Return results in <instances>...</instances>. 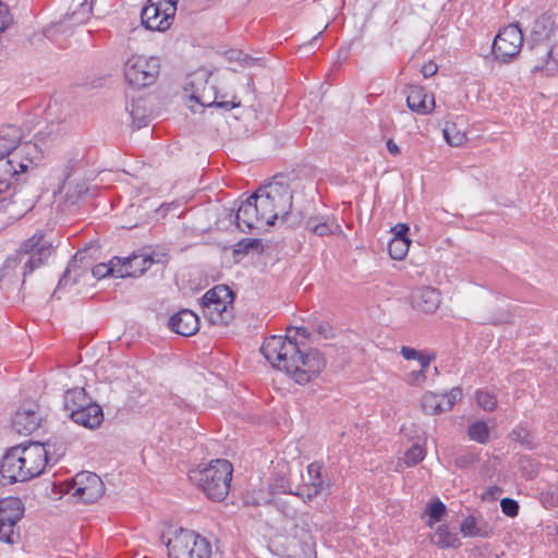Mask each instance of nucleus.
I'll return each mask as SVG.
<instances>
[{
	"label": "nucleus",
	"mask_w": 558,
	"mask_h": 558,
	"mask_svg": "<svg viewBox=\"0 0 558 558\" xmlns=\"http://www.w3.org/2000/svg\"><path fill=\"white\" fill-rule=\"evenodd\" d=\"M556 502H558V496L556 497Z\"/></svg>",
	"instance_id": "nucleus-51"
},
{
	"label": "nucleus",
	"mask_w": 558,
	"mask_h": 558,
	"mask_svg": "<svg viewBox=\"0 0 558 558\" xmlns=\"http://www.w3.org/2000/svg\"><path fill=\"white\" fill-rule=\"evenodd\" d=\"M153 263V258L148 255H133L132 257L125 258V260L121 263V266L132 271L129 276H136L137 272L143 274Z\"/></svg>",
	"instance_id": "nucleus-30"
},
{
	"label": "nucleus",
	"mask_w": 558,
	"mask_h": 558,
	"mask_svg": "<svg viewBox=\"0 0 558 558\" xmlns=\"http://www.w3.org/2000/svg\"><path fill=\"white\" fill-rule=\"evenodd\" d=\"M305 228L318 236H327L341 232L340 223L331 215L311 216L305 221Z\"/></svg>",
	"instance_id": "nucleus-21"
},
{
	"label": "nucleus",
	"mask_w": 558,
	"mask_h": 558,
	"mask_svg": "<svg viewBox=\"0 0 558 558\" xmlns=\"http://www.w3.org/2000/svg\"><path fill=\"white\" fill-rule=\"evenodd\" d=\"M160 72V61L155 57L134 54L124 64L126 82L135 87L143 88L153 85Z\"/></svg>",
	"instance_id": "nucleus-11"
},
{
	"label": "nucleus",
	"mask_w": 558,
	"mask_h": 558,
	"mask_svg": "<svg viewBox=\"0 0 558 558\" xmlns=\"http://www.w3.org/2000/svg\"><path fill=\"white\" fill-rule=\"evenodd\" d=\"M316 332L323 336L325 339L331 338L333 336V330L328 323H319L316 326Z\"/></svg>",
	"instance_id": "nucleus-46"
},
{
	"label": "nucleus",
	"mask_w": 558,
	"mask_h": 558,
	"mask_svg": "<svg viewBox=\"0 0 558 558\" xmlns=\"http://www.w3.org/2000/svg\"><path fill=\"white\" fill-rule=\"evenodd\" d=\"M514 434L518 436V439H520V441L524 445H526L529 448H531V442L530 440L527 439L529 438V434L527 433H524V436L521 437V433L520 432H514Z\"/></svg>",
	"instance_id": "nucleus-49"
},
{
	"label": "nucleus",
	"mask_w": 558,
	"mask_h": 558,
	"mask_svg": "<svg viewBox=\"0 0 558 558\" xmlns=\"http://www.w3.org/2000/svg\"><path fill=\"white\" fill-rule=\"evenodd\" d=\"M232 471V464L228 460L217 459L192 470L189 477L209 499L221 501L229 494Z\"/></svg>",
	"instance_id": "nucleus-6"
},
{
	"label": "nucleus",
	"mask_w": 558,
	"mask_h": 558,
	"mask_svg": "<svg viewBox=\"0 0 558 558\" xmlns=\"http://www.w3.org/2000/svg\"><path fill=\"white\" fill-rule=\"evenodd\" d=\"M68 125L63 122H50L37 134V141L43 144H53L68 134Z\"/></svg>",
	"instance_id": "nucleus-27"
},
{
	"label": "nucleus",
	"mask_w": 558,
	"mask_h": 558,
	"mask_svg": "<svg viewBox=\"0 0 558 558\" xmlns=\"http://www.w3.org/2000/svg\"><path fill=\"white\" fill-rule=\"evenodd\" d=\"M407 105L410 110L418 114H429L435 109V98L424 87L411 86L407 96Z\"/></svg>",
	"instance_id": "nucleus-19"
},
{
	"label": "nucleus",
	"mask_w": 558,
	"mask_h": 558,
	"mask_svg": "<svg viewBox=\"0 0 558 558\" xmlns=\"http://www.w3.org/2000/svg\"><path fill=\"white\" fill-rule=\"evenodd\" d=\"M308 337L305 327L289 328L288 333ZM262 354L272 367L284 372L296 384L305 385L316 378L326 366V361L317 350L304 352L300 344L288 336H270L260 348Z\"/></svg>",
	"instance_id": "nucleus-1"
},
{
	"label": "nucleus",
	"mask_w": 558,
	"mask_h": 558,
	"mask_svg": "<svg viewBox=\"0 0 558 558\" xmlns=\"http://www.w3.org/2000/svg\"><path fill=\"white\" fill-rule=\"evenodd\" d=\"M412 303L418 311L434 313L440 304V295L434 288H418L412 294Z\"/></svg>",
	"instance_id": "nucleus-22"
},
{
	"label": "nucleus",
	"mask_w": 558,
	"mask_h": 558,
	"mask_svg": "<svg viewBox=\"0 0 558 558\" xmlns=\"http://www.w3.org/2000/svg\"><path fill=\"white\" fill-rule=\"evenodd\" d=\"M12 23V16L10 14L7 4L0 1V33L4 32Z\"/></svg>",
	"instance_id": "nucleus-43"
},
{
	"label": "nucleus",
	"mask_w": 558,
	"mask_h": 558,
	"mask_svg": "<svg viewBox=\"0 0 558 558\" xmlns=\"http://www.w3.org/2000/svg\"><path fill=\"white\" fill-rule=\"evenodd\" d=\"M557 37L556 24L548 14H542L533 22L527 45L534 51L538 63L534 65L533 71L547 69L551 59Z\"/></svg>",
	"instance_id": "nucleus-7"
},
{
	"label": "nucleus",
	"mask_w": 558,
	"mask_h": 558,
	"mask_svg": "<svg viewBox=\"0 0 558 558\" xmlns=\"http://www.w3.org/2000/svg\"><path fill=\"white\" fill-rule=\"evenodd\" d=\"M21 533L17 524L0 522V542L14 545L20 542Z\"/></svg>",
	"instance_id": "nucleus-36"
},
{
	"label": "nucleus",
	"mask_w": 558,
	"mask_h": 558,
	"mask_svg": "<svg viewBox=\"0 0 558 558\" xmlns=\"http://www.w3.org/2000/svg\"><path fill=\"white\" fill-rule=\"evenodd\" d=\"M20 132L15 126H7L0 131V194L8 191L12 180L20 172H26L33 165V157L25 159L21 155L37 153V145L24 143L19 146Z\"/></svg>",
	"instance_id": "nucleus-4"
},
{
	"label": "nucleus",
	"mask_w": 558,
	"mask_h": 558,
	"mask_svg": "<svg viewBox=\"0 0 558 558\" xmlns=\"http://www.w3.org/2000/svg\"><path fill=\"white\" fill-rule=\"evenodd\" d=\"M125 110L134 128L141 129L148 124V109L143 99H132L126 104Z\"/></svg>",
	"instance_id": "nucleus-25"
},
{
	"label": "nucleus",
	"mask_w": 558,
	"mask_h": 558,
	"mask_svg": "<svg viewBox=\"0 0 558 558\" xmlns=\"http://www.w3.org/2000/svg\"><path fill=\"white\" fill-rule=\"evenodd\" d=\"M199 87V92H203V85H197Z\"/></svg>",
	"instance_id": "nucleus-50"
},
{
	"label": "nucleus",
	"mask_w": 558,
	"mask_h": 558,
	"mask_svg": "<svg viewBox=\"0 0 558 558\" xmlns=\"http://www.w3.org/2000/svg\"><path fill=\"white\" fill-rule=\"evenodd\" d=\"M442 133L446 142L454 147L462 146L468 138L465 131L458 128L454 122H446Z\"/></svg>",
	"instance_id": "nucleus-32"
},
{
	"label": "nucleus",
	"mask_w": 558,
	"mask_h": 558,
	"mask_svg": "<svg viewBox=\"0 0 558 558\" xmlns=\"http://www.w3.org/2000/svg\"><path fill=\"white\" fill-rule=\"evenodd\" d=\"M428 368H422L420 366L418 371H412L408 373L404 377V381L412 387H421L426 381V373Z\"/></svg>",
	"instance_id": "nucleus-41"
},
{
	"label": "nucleus",
	"mask_w": 558,
	"mask_h": 558,
	"mask_svg": "<svg viewBox=\"0 0 558 558\" xmlns=\"http://www.w3.org/2000/svg\"><path fill=\"white\" fill-rule=\"evenodd\" d=\"M502 512L509 517H515L519 511V505L517 501L510 498H502L500 501Z\"/></svg>",
	"instance_id": "nucleus-42"
},
{
	"label": "nucleus",
	"mask_w": 558,
	"mask_h": 558,
	"mask_svg": "<svg viewBox=\"0 0 558 558\" xmlns=\"http://www.w3.org/2000/svg\"><path fill=\"white\" fill-rule=\"evenodd\" d=\"M70 493L83 502L93 504L102 497L105 484L97 474L83 471L72 478Z\"/></svg>",
	"instance_id": "nucleus-15"
},
{
	"label": "nucleus",
	"mask_w": 558,
	"mask_h": 558,
	"mask_svg": "<svg viewBox=\"0 0 558 558\" xmlns=\"http://www.w3.org/2000/svg\"><path fill=\"white\" fill-rule=\"evenodd\" d=\"M24 515V505L17 497H8L0 500V522L17 524Z\"/></svg>",
	"instance_id": "nucleus-24"
},
{
	"label": "nucleus",
	"mask_w": 558,
	"mask_h": 558,
	"mask_svg": "<svg viewBox=\"0 0 558 558\" xmlns=\"http://www.w3.org/2000/svg\"><path fill=\"white\" fill-rule=\"evenodd\" d=\"M432 542L441 548H456L460 546V539L457 534L450 532L446 525L437 527L432 536Z\"/></svg>",
	"instance_id": "nucleus-28"
},
{
	"label": "nucleus",
	"mask_w": 558,
	"mask_h": 558,
	"mask_svg": "<svg viewBox=\"0 0 558 558\" xmlns=\"http://www.w3.org/2000/svg\"><path fill=\"white\" fill-rule=\"evenodd\" d=\"M43 421V413L37 403H23L11 418L12 428L21 435H31L37 430Z\"/></svg>",
	"instance_id": "nucleus-16"
},
{
	"label": "nucleus",
	"mask_w": 558,
	"mask_h": 558,
	"mask_svg": "<svg viewBox=\"0 0 558 558\" xmlns=\"http://www.w3.org/2000/svg\"><path fill=\"white\" fill-rule=\"evenodd\" d=\"M94 2L95 0H84L80 2L68 15V20L74 25L85 23L93 14Z\"/></svg>",
	"instance_id": "nucleus-29"
},
{
	"label": "nucleus",
	"mask_w": 558,
	"mask_h": 558,
	"mask_svg": "<svg viewBox=\"0 0 558 558\" xmlns=\"http://www.w3.org/2000/svg\"><path fill=\"white\" fill-rule=\"evenodd\" d=\"M387 149L388 151L393 155V156H397L400 154V148L399 146L392 141V140H388L387 141Z\"/></svg>",
	"instance_id": "nucleus-47"
},
{
	"label": "nucleus",
	"mask_w": 558,
	"mask_h": 558,
	"mask_svg": "<svg viewBox=\"0 0 558 558\" xmlns=\"http://www.w3.org/2000/svg\"><path fill=\"white\" fill-rule=\"evenodd\" d=\"M84 270L78 266V255L76 254L72 262L66 267L63 276L59 280L58 289L72 286L77 282L78 277L83 275Z\"/></svg>",
	"instance_id": "nucleus-33"
},
{
	"label": "nucleus",
	"mask_w": 558,
	"mask_h": 558,
	"mask_svg": "<svg viewBox=\"0 0 558 558\" xmlns=\"http://www.w3.org/2000/svg\"><path fill=\"white\" fill-rule=\"evenodd\" d=\"M292 191L281 181H272L260 186L254 194L241 202L235 214L236 227L243 232H260L282 220L292 208Z\"/></svg>",
	"instance_id": "nucleus-2"
},
{
	"label": "nucleus",
	"mask_w": 558,
	"mask_h": 558,
	"mask_svg": "<svg viewBox=\"0 0 558 558\" xmlns=\"http://www.w3.org/2000/svg\"><path fill=\"white\" fill-rule=\"evenodd\" d=\"M468 434L472 440L485 444L489 438V428L484 422H475L469 427Z\"/></svg>",
	"instance_id": "nucleus-37"
},
{
	"label": "nucleus",
	"mask_w": 558,
	"mask_h": 558,
	"mask_svg": "<svg viewBox=\"0 0 558 558\" xmlns=\"http://www.w3.org/2000/svg\"><path fill=\"white\" fill-rule=\"evenodd\" d=\"M169 326L175 333L190 337L197 332L199 318L194 312L182 310L170 317Z\"/></svg>",
	"instance_id": "nucleus-20"
},
{
	"label": "nucleus",
	"mask_w": 558,
	"mask_h": 558,
	"mask_svg": "<svg viewBox=\"0 0 558 558\" xmlns=\"http://www.w3.org/2000/svg\"><path fill=\"white\" fill-rule=\"evenodd\" d=\"M1 207L14 219L23 217L32 207L33 201L25 199L22 191H14L10 197H3Z\"/></svg>",
	"instance_id": "nucleus-23"
},
{
	"label": "nucleus",
	"mask_w": 558,
	"mask_h": 558,
	"mask_svg": "<svg viewBox=\"0 0 558 558\" xmlns=\"http://www.w3.org/2000/svg\"><path fill=\"white\" fill-rule=\"evenodd\" d=\"M426 513L428 515V522L427 525L429 527L433 526L435 522H439L442 518V515L446 513V506L442 501L439 499L433 500L429 502Z\"/></svg>",
	"instance_id": "nucleus-38"
},
{
	"label": "nucleus",
	"mask_w": 558,
	"mask_h": 558,
	"mask_svg": "<svg viewBox=\"0 0 558 558\" xmlns=\"http://www.w3.org/2000/svg\"><path fill=\"white\" fill-rule=\"evenodd\" d=\"M48 461V450L44 444L13 447L1 460L0 475L8 483L24 482L40 475Z\"/></svg>",
	"instance_id": "nucleus-3"
},
{
	"label": "nucleus",
	"mask_w": 558,
	"mask_h": 558,
	"mask_svg": "<svg viewBox=\"0 0 558 558\" xmlns=\"http://www.w3.org/2000/svg\"><path fill=\"white\" fill-rule=\"evenodd\" d=\"M179 0H148L142 9L141 19L143 25L151 31H165L170 27L177 12Z\"/></svg>",
	"instance_id": "nucleus-13"
},
{
	"label": "nucleus",
	"mask_w": 558,
	"mask_h": 558,
	"mask_svg": "<svg viewBox=\"0 0 558 558\" xmlns=\"http://www.w3.org/2000/svg\"><path fill=\"white\" fill-rule=\"evenodd\" d=\"M400 353L408 361H410V360L417 361L420 363V366H422V368H428L432 361H434L436 357L435 354H425L414 348L407 347V345L401 347Z\"/></svg>",
	"instance_id": "nucleus-34"
},
{
	"label": "nucleus",
	"mask_w": 558,
	"mask_h": 558,
	"mask_svg": "<svg viewBox=\"0 0 558 558\" xmlns=\"http://www.w3.org/2000/svg\"><path fill=\"white\" fill-rule=\"evenodd\" d=\"M522 45V31L518 24H509L496 35L492 47L493 54L497 60L508 63L520 53Z\"/></svg>",
	"instance_id": "nucleus-14"
},
{
	"label": "nucleus",
	"mask_w": 558,
	"mask_h": 558,
	"mask_svg": "<svg viewBox=\"0 0 558 558\" xmlns=\"http://www.w3.org/2000/svg\"><path fill=\"white\" fill-rule=\"evenodd\" d=\"M460 531L465 537H488L492 531L485 525H477L474 517H466L460 525Z\"/></svg>",
	"instance_id": "nucleus-31"
},
{
	"label": "nucleus",
	"mask_w": 558,
	"mask_h": 558,
	"mask_svg": "<svg viewBox=\"0 0 558 558\" xmlns=\"http://www.w3.org/2000/svg\"><path fill=\"white\" fill-rule=\"evenodd\" d=\"M209 76L210 75L206 72H198L191 77L187 86L184 88L185 93H189L191 89L189 98L199 104L202 107L216 106L225 110H231L238 107L239 104L234 101V98L232 100L218 99L214 86L207 84Z\"/></svg>",
	"instance_id": "nucleus-12"
},
{
	"label": "nucleus",
	"mask_w": 558,
	"mask_h": 558,
	"mask_svg": "<svg viewBox=\"0 0 558 558\" xmlns=\"http://www.w3.org/2000/svg\"><path fill=\"white\" fill-rule=\"evenodd\" d=\"M393 239H409V226L405 223H398L392 228Z\"/></svg>",
	"instance_id": "nucleus-44"
},
{
	"label": "nucleus",
	"mask_w": 558,
	"mask_h": 558,
	"mask_svg": "<svg viewBox=\"0 0 558 558\" xmlns=\"http://www.w3.org/2000/svg\"><path fill=\"white\" fill-rule=\"evenodd\" d=\"M53 247L44 241L41 234H34L31 239L21 244L20 248L10 255L0 269V280L5 277L25 278L36 268L40 267L51 255Z\"/></svg>",
	"instance_id": "nucleus-5"
},
{
	"label": "nucleus",
	"mask_w": 558,
	"mask_h": 558,
	"mask_svg": "<svg viewBox=\"0 0 558 558\" xmlns=\"http://www.w3.org/2000/svg\"><path fill=\"white\" fill-rule=\"evenodd\" d=\"M233 292L223 284L208 290L202 298L204 315L214 325L227 324L232 317Z\"/></svg>",
	"instance_id": "nucleus-10"
},
{
	"label": "nucleus",
	"mask_w": 558,
	"mask_h": 558,
	"mask_svg": "<svg viewBox=\"0 0 558 558\" xmlns=\"http://www.w3.org/2000/svg\"><path fill=\"white\" fill-rule=\"evenodd\" d=\"M323 466L318 462H313L307 466L308 480L299 488L295 495L304 500H312L317 496L327 493L329 488L328 481L323 476Z\"/></svg>",
	"instance_id": "nucleus-18"
},
{
	"label": "nucleus",
	"mask_w": 558,
	"mask_h": 558,
	"mask_svg": "<svg viewBox=\"0 0 558 558\" xmlns=\"http://www.w3.org/2000/svg\"><path fill=\"white\" fill-rule=\"evenodd\" d=\"M92 274L95 278L101 279L107 277L108 275H112L114 277H129L132 274L131 270L124 269V266H121V260L119 257H114L110 260L109 264L100 263L95 265L92 268Z\"/></svg>",
	"instance_id": "nucleus-26"
},
{
	"label": "nucleus",
	"mask_w": 558,
	"mask_h": 558,
	"mask_svg": "<svg viewBox=\"0 0 558 558\" xmlns=\"http://www.w3.org/2000/svg\"><path fill=\"white\" fill-rule=\"evenodd\" d=\"M438 71V66L435 62L428 61L422 66V74L425 78L434 76Z\"/></svg>",
	"instance_id": "nucleus-45"
},
{
	"label": "nucleus",
	"mask_w": 558,
	"mask_h": 558,
	"mask_svg": "<svg viewBox=\"0 0 558 558\" xmlns=\"http://www.w3.org/2000/svg\"><path fill=\"white\" fill-rule=\"evenodd\" d=\"M461 397L462 390L459 387H454L444 395L427 391L422 397V409L430 415L440 414L450 411Z\"/></svg>",
	"instance_id": "nucleus-17"
},
{
	"label": "nucleus",
	"mask_w": 558,
	"mask_h": 558,
	"mask_svg": "<svg viewBox=\"0 0 558 558\" xmlns=\"http://www.w3.org/2000/svg\"><path fill=\"white\" fill-rule=\"evenodd\" d=\"M170 558H209L210 545L191 530L180 529L167 543Z\"/></svg>",
	"instance_id": "nucleus-9"
},
{
	"label": "nucleus",
	"mask_w": 558,
	"mask_h": 558,
	"mask_svg": "<svg viewBox=\"0 0 558 558\" xmlns=\"http://www.w3.org/2000/svg\"><path fill=\"white\" fill-rule=\"evenodd\" d=\"M411 241L409 239H391L388 243V253L396 260L403 259L409 251Z\"/></svg>",
	"instance_id": "nucleus-35"
},
{
	"label": "nucleus",
	"mask_w": 558,
	"mask_h": 558,
	"mask_svg": "<svg viewBox=\"0 0 558 558\" xmlns=\"http://www.w3.org/2000/svg\"><path fill=\"white\" fill-rule=\"evenodd\" d=\"M63 403L66 414L78 425L94 429L100 426L104 421L101 408L88 400L83 388L68 390Z\"/></svg>",
	"instance_id": "nucleus-8"
},
{
	"label": "nucleus",
	"mask_w": 558,
	"mask_h": 558,
	"mask_svg": "<svg viewBox=\"0 0 558 558\" xmlns=\"http://www.w3.org/2000/svg\"><path fill=\"white\" fill-rule=\"evenodd\" d=\"M426 456V450L423 446L414 444L404 454V463L407 466H414L420 463Z\"/></svg>",
	"instance_id": "nucleus-39"
},
{
	"label": "nucleus",
	"mask_w": 558,
	"mask_h": 558,
	"mask_svg": "<svg viewBox=\"0 0 558 558\" xmlns=\"http://www.w3.org/2000/svg\"><path fill=\"white\" fill-rule=\"evenodd\" d=\"M475 398L477 404L485 411H493L497 405L496 396L486 390H477Z\"/></svg>",
	"instance_id": "nucleus-40"
},
{
	"label": "nucleus",
	"mask_w": 558,
	"mask_h": 558,
	"mask_svg": "<svg viewBox=\"0 0 558 558\" xmlns=\"http://www.w3.org/2000/svg\"><path fill=\"white\" fill-rule=\"evenodd\" d=\"M240 245H244V250H248L251 247H257L258 246V240H246L240 243Z\"/></svg>",
	"instance_id": "nucleus-48"
}]
</instances>
